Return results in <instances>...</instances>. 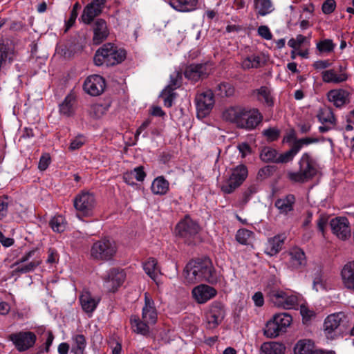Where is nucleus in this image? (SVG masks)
I'll return each instance as SVG.
<instances>
[{"instance_id": "31", "label": "nucleus", "mask_w": 354, "mask_h": 354, "mask_svg": "<svg viewBox=\"0 0 354 354\" xmlns=\"http://www.w3.org/2000/svg\"><path fill=\"white\" fill-rule=\"evenodd\" d=\"M344 286L354 292V261L347 263L341 272Z\"/></svg>"}, {"instance_id": "63", "label": "nucleus", "mask_w": 354, "mask_h": 354, "mask_svg": "<svg viewBox=\"0 0 354 354\" xmlns=\"http://www.w3.org/2000/svg\"><path fill=\"white\" fill-rule=\"evenodd\" d=\"M273 167L272 166H266L259 169L258 171V176L261 178H265L270 176L272 173Z\"/></svg>"}, {"instance_id": "10", "label": "nucleus", "mask_w": 354, "mask_h": 354, "mask_svg": "<svg viewBox=\"0 0 354 354\" xmlns=\"http://www.w3.org/2000/svg\"><path fill=\"white\" fill-rule=\"evenodd\" d=\"M346 315L339 312L328 315L324 322L323 329L327 339H335L342 335Z\"/></svg>"}, {"instance_id": "38", "label": "nucleus", "mask_w": 354, "mask_h": 354, "mask_svg": "<svg viewBox=\"0 0 354 354\" xmlns=\"http://www.w3.org/2000/svg\"><path fill=\"white\" fill-rule=\"evenodd\" d=\"M55 339V336L51 330H43L41 333V337L39 339L41 342H43V344L37 348V354H41L43 353H48L50 351V348L53 342Z\"/></svg>"}, {"instance_id": "41", "label": "nucleus", "mask_w": 354, "mask_h": 354, "mask_svg": "<svg viewBox=\"0 0 354 354\" xmlns=\"http://www.w3.org/2000/svg\"><path fill=\"white\" fill-rule=\"evenodd\" d=\"M72 341L73 342L71 352L74 354H84L86 347V340L84 335L76 334L73 335Z\"/></svg>"}, {"instance_id": "3", "label": "nucleus", "mask_w": 354, "mask_h": 354, "mask_svg": "<svg viewBox=\"0 0 354 354\" xmlns=\"http://www.w3.org/2000/svg\"><path fill=\"white\" fill-rule=\"evenodd\" d=\"M183 275L186 283L193 284L201 281L210 283L217 281V277L209 259L190 261L185 266Z\"/></svg>"}, {"instance_id": "34", "label": "nucleus", "mask_w": 354, "mask_h": 354, "mask_svg": "<svg viewBox=\"0 0 354 354\" xmlns=\"http://www.w3.org/2000/svg\"><path fill=\"white\" fill-rule=\"evenodd\" d=\"M151 189L155 195H165L169 189V183L164 176H158L153 180Z\"/></svg>"}, {"instance_id": "25", "label": "nucleus", "mask_w": 354, "mask_h": 354, "mask_svg": "<svg viewBox=\"0 0 354 354\" xmlns=\"http://www.w3.org/2000/svg\"><path fill=\"white\" fill-rule=\"evenodd\" d=\"M208 73V64L207 63L190 64L186 67L184 75L189 80L196 82L200 79L205 77Z\"/></svg>"}, {"instance_id": "23", "label": "nucleus", "mask_w": 354, "mask_h": 354, "mask_svg": "<svg viewBox=\"0 0 354 354\" xmlns=\"http://www.w3.org/2000/svg\"><path fill=\"white\" fill-rule=\"evenodd\" d=\"M192 294L197 303L205 304L214 298L216 295L217 291L208 285L201 284L193 288Z\"/></svg>"}, {"instance_id": "39", "label": "nucleus", "mask_w": 354, "mask_h": 354, "mask_svg": "<svg viewBox=\"0 0 354 354\" xmlns=\"http://www.w3.org/2000/svg\"><path fill=\"white\" fill-rule=\"evenodd\" d=\"M143 269L145 273L154 281H156V278L160 274V269L158 266L156 259L149 258L143 263Z\"/></svg>"}, {"instance_id": "13", "label": "nucleus", "mask_w": 354, "mask_h": 354, "mask_svg": "<svg viewBox=\"0 0 354 354\" xmlns=\"http://www.w3.org/2000/svg\"><path fill=\"white\" fill-rule=\"evenodd\" d=\"M9 339L12 341L18 351L24 352L35 345L37 337L31 331H19L10 335Z\"/></svg>"}, {"instance_id": "22", "label": "nucleus", "mask_w": 354, "mask_h": 354, "mask_svg": "<svg viewBox=\"0 0 354 354\" xmlns=\"http://www.w3.org/2000/svg\"><path fill=\"white\" fill-rule=\"evenodd\" d=\"M100 301V299L99 297L93 296L91 292L86 289H84L80 295L81 307L83 311L90 317L97 308Z\"/></svg>"}, {"instance_id": "32", "label": "nucleus", "mask_w": 354, "mask_h": 354, "mask_svg": "<svg viewBox=\"0 0 354 354\" xmlns=\"http://www.w3.org/2000/svg\"><path fill=\"white\" fill-rule=\"evenodd\" d=\"M290 263L293 268L299 269L306 265L304 252L299 248H293L289 251Z\"/></svg>"}, {"instance_id": "57", "label": "nucleus", "mask_w": 354, "mask_h": 354, "mask_svg": "<svg viewBox=\"0 0 354 354\" xmlns=\"http://www.w3.org/2000/svg\"><path fill=\"white\" fill-rule=\"evenodd\" d=\"M8 198L0 197V220L4 218L8 213Z\"/></svg>"}, {"instance_id": "19", "label": "nucleus", "mask_w": 354, "mask_h": 354, "mask_svg": "<svg viewBox=\"0 0 354 354\" xmlns=\"http://www.w3.org/2000/svg\"><path fill=\"white\" fill-rule=\"evenodd\" d=\"M105 80L98 75H93L88 77L84 83L83 88L86 93L92 95L97 96L104 90Z\"/></svg>"}, {"instance_id": "42", "label": "nucleus", "mask_w": 354, "mask_h": 354, "mask_svg": "<svg viewBox=\"0 0 354 354\" xmlns=\"http://www.w3.org/2000/svg\"><path fill=\"white\" fill-rule=\"evenodd\" d=\"M285 346L278 342L264 343L261 345V354H283Z\"/></svg>"}, {"instance_id": "54", "label": "nucleus", "mask_w": 354, "mask_h": 354, "mask_svg": "<svg viewBox=\"0 0 354 354\" xmlns=\"http://www.w3.org/2000/svg\"><path fill=\"white\" fill-rule=\"evenodd\" d=\"M86 142V138L84 136L80 134L71 139L68 149L75 151L80 149Z\"/></svg>"}, {"instance_id": "9", "label": "nucleus", "mask_w": 354, "mask_h": 354, "mask_svg": "<svg viewBox=\"0 0 354 354\" xmlns=\"http://www.w3.org/2000/svg\"><path fill=\"white\" fill-rule=\"evenodd\" d=\"M73 205L78 218L92 216L96 206L95 196L90 192L82 191L74 198Z\"/></svg>"}, {"instance_id": "58", "label": "nucleus", "mask_w": 354, "mask_h": 354, "mask_svg": "<svg viewBox=\"0 0 354 354\" xmlns=\"http://www.w3.org/2000/svg\"><path fill=\"white\" fill-rule=\"evenodd\" d=\"M50 163V156L48 153L43 154L39 161L38 168L41 171L46 170Z\"/></svg>"}, {"instance_id": "26", "label": "nucleus", "mask_w": 354, "mask_h": 354, "mask_svg": "<svg viewBox=\"0 0 354 354\" xmlns=\"http://www.w3.org/2000/svg\"><path fill=\"white\" fill-rule=\"evenodd\" d=\"M317 118L323 124L319 127L321 133H325L331 130L336 124V118L331 109H321L317 114Z\"/></svg>"}, {"instance_id": "60", "label": "nucleus", "mask_w": 354, "mask_h": 354, "mask_svg": "<svg viewBox=\"0 0 354 354\" xmlns=\"http://www.w3.org/2000/svg\"><path fill=\"white\" fill-rule=\"evenodd\" d=\"M258 34L262 38L270 40L272 39V35L269 29V28L266 26H260L258 28Z\"/></svg>"}, {"instance_id": "7", "label": "nucleus", "mask_w": 354, "mask_h": 354, "mask_svg": "<svg viewBox=\"0 0 354 354\" xmlns=\"http://www.w3.org/2000/svg\"><path fill=\"white\" fill-rule=\"evenodd\" d=\"M299 169L297 171H288L290 180L294 183H305L313 178L317 174L315 161L308 153H304L299 161Z\"/></svg>"}, {"instance_id": "33", "label": "nucleus", "mask_w": 354, "mask_h": 354, "mask_svg": "<svg viewBox=\"0 0 354 354\" xmlns=\"http://www.w3.org/2000/svg\"><path fill=\"white\" fill-rule=\"evenodd\" d=\"M295 203V197L292 194L286 195L275 201L274 205L278 209L280 214H287L292 212Z\"/></svg>"}, {"instance_id": "16", "label": "nucleus", "mask_w": 354, "mask_h": 354, "mask_svg": "<svg viewBox=\"0 0 354 354\" xmlns=\"http://www.w3.org/2000/svg\"><path fill=\"white\" fill-rule=\"evenodd\" d=\"M106 2V0H92L84 7L80 20L85 24H90L102 13Z\"/></svg>"}, {"instance_id": "20", "label": "nucleus", "mask_w": 354, "mask_h": 354, "mask_svg": "<svg viewBox=\"0 0 354 354\" xmlns=\"http://www.w3.org/2000/svg\"><path fill=\"white\" fill-rule=\"evenodd\" d=\"M224 317V310L220 303H214L205 315L206 328L214 329Z\"/></svg>"}, {"instance_id": "46", "label": "nucleus", "mask_w": 354, "mask_h": 354, "mask_svg": "<svg viewBox=\"0 0 354 354\" xmlns=\"http://www.w3.org/2000/svg\"><path fill=\"white\" fill-rule=\"evenodd\" d=\"M50 225L54 232H62L66 229V222L63 216L57 215L50 220Z\"/></svg>"}, {"instance_id": "12", "label": "nucleus", "mask_w": 354, "mask_h": 354, "mask_svg": "<svg viewBox=\"0 0 354 354\" xmlns=\"http://www.w3.org/2000/svg\"><path fill=\"white\" fill-rule=\"evenodd\" d=\"M248 175V168L244 165L234 167L227 179L223 182L221 189L224 194L233 193L245 180Z\"/></svg>"}, {"instance_id": "29", "label": "nucleus", "mask_w": 354, "mask_h": 354, "mask_svg": "<svg viewBox=\"0 0 354 354\" xmlns=\"http://www.w3.org/2000/svg\"><path fill=\"white\" fill-rule=\"evenodd\" d=\"M286 239L284 234H277L268 239L265 247V253L270 257L278 254L281 250Z\"/></svg>"}, {"instance_id": "61", "label": "nucleus", "mask_w": 354, "mask_h": 354, "mask_svg": "<svg viewBox=\"0 0 354 354\" xmlns=\"http://www.w3.org/2000/svg\"><path fill=\"white\" fill-rule=\"evenodd\" d=\"M58 261V254L53 248H49L48 251V258L46 262L48 263H55Z\"/></svg>"}, {"instance_id": "6", "label": "nucleus", "mask_w": 354, "mask_h": 354, "mask_svg": "<svg viewBox=\"0 0 354 354\" xmlns=\"http://www.w3.org/2000/svg\"><path fill=\"white\" fill-rule=\"evenodd\" d=\"M118 252L116 242L108 237L94 241L90 248V258L95 261L106 262L113 259Z\"/></svg>"}, {"instance_id": "24", "label": "nucleus", "mask_w": 354, "mask_h": 354, "mask_svg": "<svg viewBox=\"0 0 354 354\" xmlns=\"http://www.w3.org/2000/svg\"><path fill=\"white\" fill-rule=\"evenodd\" d=\"M326 96L336 108H342L349 103L351 93L344 88H335L329 91Z\"/></svg>"}, {"instance_id": "62", "label": "nucleus", "mask_w": 354, "mask_h": 354, "mask_svg": "<svg viewBox=\"0 0 354 354\" xmlns=\"http://www.w3.org/2000/svg\"><path fill=\"white\" fill-rule=\"evenodd\" d=\"M237 147L243 158L251 153V147L247 142H242Z\"/></svg>"}, {"instance_id": "47", "label": "nucleus", "mask_w": 354, "mask_h": 354, "mask_svg": "<svg viewBox=\"0 0 354 354\" xmlns=\"http://www.w3.org/2000/svg\"><path fill=\"white\" fill-rule=\"evenodd\" d=\"M216 92L221 97H229L234 94V88L230 83L221 82L217 85Z\"/></svg>"}, {"instance_id": "8", "label": "nucleus", "mask_w": 354, "mask_h": 354, "mask_svg": "<svg viewBox=\"0 0 354 354\" xmlns=\"http://www.w3.org/2000/svg\"><path fill=\"white\" fill-rule=\"evenodd\" d=\"M38 250L32 249L25 252L12 264V275H19L34 271L41 263L39 257H36Z\"/></svg>"}, {"instance_id": "45", "label": "nucleus", "mask_w": 354, "mask_h": 354, "mask_svg": "<svg viewBox=\"0 0 354 354\" xmlns=\"http://www.w3.org/2000/svg\"><path fill=\"white\" fill-rule=\"evenodd\" d=\"M274 317L282 331L286 332L292 321V317L286 313L275 314Z\"/></svg>"}, {"instance_id": "64", "label": "nucleus", "mask_w": 354, "mask_h": 354, "mask_svg": "<svg viewBox=\"0 0 354 354\" xmlns=\"http://www.w3.org/2000/svg\"><path fill=\"white\" fill-rule=\"evenodd\" d=\"M110 347L112 351V354H121L122 345L118 341H112L110 342Z\"/></svg>"}, {"instance_id": "44", "label": "nucleus", "mask_w": 354, "mask_h": 354, "mask_svg": "<svg viewBox=\"0 0 354 354\" xmlns=\"http://www.w3.org/2000/svg\"><path fill=\"white\" fill-rule=\"evenodd\" d=\"M262 58L259 55H251L243 58L241 62V68L243 70L257 68L261 66Z\"/></svg>"}, {"instance_id": "17", "label": "nucleus", "mask_w": 354, "mask_h": 354, "mask_svg": "<svg viewBox=\"0 0 354 354\" xmlns=\"http://www.w3.org/2000/svg\"><path fill=\"white\" fill-rule=\"evenodd\" d=\"M322 80L327 84H339L348 80L349 75L346 68L339 66L337 69L330 68L323 71L321 73Z\"/></svg>"}, {"instance_id": "36", "label": "nucleus", "mask_w": 354, "mask_h": 354, "mask_svg": "<svg viewBox=\"0 0 354 354\" xmlns=\"http://www.w3.org/2000/svg\"><path fill=\"white\" fill-rule=\"evenodd\" d=\"M316 351L314 342L310 339H301L294 347L295 354H315Z\"/></svg>"}, {"instance_id": "51", "label": "nucleus", "mask_w": 354, "mask_h": 354, "mask_svg": "<svg viewBox=\"0 0 354 354\" xmlns=\"http://www.w3.org/2000/svg\"><path fill=\"white\" fill-rule=\"evenodd\" d=\"M257 192V187L256 185H250L242 194L240 204L242 206L246 205L250 200L252 195Z\"/></svg>"}, {"instance_id": "4", "label": "nucleus", "mask_w": 354, "mask_h": 354, "mask_svg": "<svg viewBox=\"0 0 354 354\" xmlns=\"http://www.w3.org/2000/svg\"><path fill=\"white\" fill-rule=\"evenodd\" d=\"M313 142V140L309 138L298 139L293 142L290 150L283 153H279L271 147H263L260 151L259 158L264 162L287 163L293 160L304 145H307Z\"/></svg>"}, {"instance_id": "37", "label": "nucleus", "mask_w": 354, "mask_h": 354, "mask_svg": "<svg viewBox=\"0 0 354 354\" xmlns=\"http://www.w3.org/2000/svg\"><path fill=\"white\" fill-rule=\"evenodd\" d=\"M198 0H169L170 6L181 12H189L195 10Z\"/></svg>"}, {"instance_id": "43", "label": "nucleus", "mask_w": 354, "mask_h": 354, "mask_svg": "<svg viewBox=\"0 0 354 354\" xmlns=\"http://www.w3.org/2000/svg\"><path fill=\"white\" fill-rule=\"evenodd\" d=\"M335 47L336 44L330 39H321L316 44L319 55H328L334 51Z\"/></svg>"}, {"instance_id": "49", "label": "nucleus", "mask_w": 354, "mask_h": 354, "mask_svg": "<svg viewBox=\"0 0 354 354\" xmlns=\"http://www.w3.org/2000/svg\"><path fill=\"white\" fill-rule=\"evenodd\" d=\"M253 235V232L243 228L237 231L236 234V239L241 244L247 245L249 243Z\"/></svg>"}, {"instance_id": "55", "label": "nucleus", "mask_w": 354, "mask_h": 354, "mask_svg": "<svg viewBox=\"0 0 354 354\" xmlns=\"http://www.w3.org/2000/svg\"><path fill=\"white\" fill-rule=\"evenodd\" d=\"M105 112V109L102 104H94L90 106L89 114L91 117L99 118L102 117Z\"/></svg>"}, {"instance_id": "53", "label": "nucleus", "mask_w": 354, "mask_h": 354, "mask_svg": "<svg viewBox=\"0 0 354 354\" xmlns=\"http://www.w3.org/2000/svg\"><path fill=\"white\" fill-rule=\"evenodd\" d=\"M313 289L316 291L326 290V283L320 272H317L313 277Z\"/></svg>"}, {"instance_id": "27", "label": "nucleus", "mask_w": 354, "mask_h": 354, "mask_svg": "<svg viewBox=\"0 0 354 354\" xmlns=\"http://www.w3.org/2000/svg\"><path fill=\"white\" fill-rule=\"evenodd\" d=\"M126 274L123 270L113 268L104 277V282L107 283L110 290L115 292L123 283Z\"/></svg>"}, {"instance_id": "2", "label": "nucleus", "mask_w": 354, "mask_h": 354, "mask_svg": "<svg viewBox=\"0 0 354 354\" xmlns=\"http://www.w3.org/2000/svg\"><path fill=\"white\" fill-rule=\"evenodd\" d=\"M144 301L141 318L138 315H131L130 324L134 333L147 336L150 333V327L158 320V310L154 300L147 292L144 294Z\"/></svg>"}, {"instance_id": "11", "label": "nucleus", "mask_w": 354, "mask_h": 354, "mask_svg": "<svg viewBox=\"0 0 354 354\" xmlns=\"http://www.w3.org/2000/svg\"><path fill=\"white\" fill-rule=\"evenodd\" d=\"M270 300L274 306L284 309L295 308L298 304L297 297L279 288L268 286L266 289Z\"/></svg>"}, {"instance_id": "18", "label": "nucleus", "mask_w": 354, "mask_h": 354, "mask_svg": "<svg viewBox=\"0 0 354 354\" xmlns=\"http://www.w3.org/2000/svg\"><path fill=\"white\" fill-rule=\"evenodd\" d=\"M333 233L339 239L346 240L351 236V227L347 218L336 217L330 222Z\"/></svg>"}, {"instance_id": "48", "label": "nucleus", "mask_w": 354, "mask_h": 354, "mask_svg": "<svg viewBox=\"0 0 354 354\" xmlns=\"http://www.w3.org/2000/svg\"><path fill=\"white\" fill-rule=\"evenodd\" d=\"M129 176L135 177L136 179L138 181H143L146 176V174L144 171L143 167L141 166L136 167L133 171H131L129 173L124 174L123 176L124 181L127 184L131 185L133 184V182L127 181V178Z\"/></svg>"}, {"instance_id": "5", "label": "nucleus", "mask_w": 354, "mask_h": 354, "mask_svg": "<svg viewBox=\"0 0 354 354\" xmlns=\"http://www.w3.org/2000/svg\"><path fill=\"white\" fill-rule=\"evenodd\" d=\"M126 57V51L113 44L106 43L95 52L93 61L96 66H114L121 63Z\"/></svg>"}, {"instance_id": "14", "label": "nucleus", "mask_w": 354, "mask_h": 354, "mask_svg": "<svg viewBox=\"0 0 354 354\" xmlns=\"http://www.w3.org/2000/svg\"><path fill=\"white\" fill-rule=\"evenodd\" d=\"M181 83L182 74L180 71H176L170 75L169 83L161 93L165 106H172L173 101L176 97L175 90L180 86Z\"/></svg>"}, {"instance_id": "59", "label": "nucleus", "mask_w": 354, "mask_h": 354, "mask_svg": "<svg viewBox=\"0 0 354 354\" xmlns=\"http://www.w3.org/2000/svg\"><path fill=\"white\" fill-rule=\"evenodd\" d=\"M335 6L334 0H326L322 5V11L325 14H330L334 11Z\"/></svg>"}, {"instance_id": "56", "label": "nucleus", "mask_w": 354, "mask_h": 354, "mask_svg": "<svg viewBox=\"0 0 354 354\" xmlns=\"http://www.w3.org/2000/svg\"><path fill=\"white\" fill-rule=\"evenodd\" d=\"M332 65V62H330L328 59H320L315 61L313 64V67L316 71H325L328 70L327 68H329Z\"/></svg>"}, {"instance_id": "40", "label": "nucleus", "mask_w": 354, "mask_h": 354, "mask_svg": "<svg viewBox=\"0 0 354 354\" xmlns=\"http://www.w3.org/2000/svg\"><path fill=\"white\" fill-rule=\"evenodd\" d=\"M282 333L283 332L279 326L277 321L274 316L267 322L263 328V334L268 338H275Z\"/></svg>"}, {"instance_id": "28", "label": "nucleus", "mask_w": 354, "mask_h": 354, "mask_svg": "<svg viewBox=\"0 0 354 354\" xmlns=\"http://www.w3.org/2000/svg\"><path fill=\"white\" fill-rule=\"evenodd\" d=\"M93 40L94 44H100L105 40L109 34V30L105 20L102 19H97L95 21L93 26Z\"/></svg>"}, {"instance_id": "52", "label": "nucleus", "mask_w": 354, "mask_h": 354, "mask_svg": "<svg viewBox=\"0 0 354 354\" xmlns=\"http://www.w3.org/2000/svg\"><path fill=\"white\" fill-rule=\"evenodd\" d=\"M280 130L277 127H270L268 129H264L262 132L263 136L267 139L269 142H273L279 138L280 136Z\"/></svg>"}, {"instance_id": "15", "label": "nucleus", "mask_w": 354, "mask_h": 354, "mask_svg": "<svg viewBox=\"0 0 354 354\" xmlns=\"http://www.w3.org/2000/svg\"><path fill=\"white\" fill-rule=\"evenodd\" d=\"M178 234L185 239L189 244L192 243V239L198 234L199 225L189 216H185L176 226Z\"/></svg>"}, {"instance_id": "30", "label": "nucleus", "mask_w": 354, "mask_h": 354, "mask_svg": "<svg viewBox=\"0 0 354 354\" xmlns=\"http://www.w3.org/2000/svg\"><path fill=\"white\" fill-rule=\"evenodd\" d=\"M252 96L267 106H274V98L272 95V91L270 86H262L259 88L254 89L252 93Z\"/></svg>"}, {"instance_id": "21", "label": "nucleus", "mask_w": 354, "mask_h": 354, "mask_svg": "<svg viewBox=\"0 0 354 354\" xmlns=\"http://www.w3.org/2000/svg\"><path fill=\"white\" fill-rule=\"evenodd\" d=\"M196 109L198 113L207 115L214 104V97L211 90H207L196 97Z\"/></svg>"}, {"instance_id": "50", "label": "nucleus", "mask_w": 354, "mask_h": 354, "mask_svg": "<svg viewBox=\"0 0 354 354\" xmlns=\"http://www.w3.org/2000/svg\"><path fill=\"white\" fill-rule=\"evenodd\" d=\"M257 8L259 15L265 16L272 11V4L270 0H259Z\"/></svg>"}, {"instance_id": "35", "label": "nucleus", "mask_w": 354, "mask_h": 354, "mask_svg": "<svg viewBox=\"0 0 354 354\" xmlns=\"http://www.w3.org/2000/svg\"><path fill=\"white\" fill-rule=\"evenodd\" d=\"M75 97L73 94L69 93L66 96L64 101L59 106V113L65 116H71L75 112Z\"/></svg>"}, {"instance_id": "1", "label": "nucleus", "mask_w": 354, "mask_h": 354, "mask_svg": "<svg viewBox=\"0 0 354 354\" xmlns=\"http://www.w3.org/2000/svg\"><path fill=\"white\" fill-rule=\"evenodd\" d=\"M223 118L238 128L252 131L262 122L263 117L258 109L236 106L225 109Z\"/></svg>"}]
</instances>
